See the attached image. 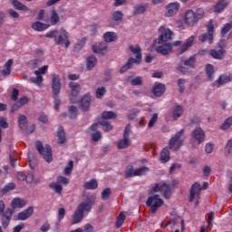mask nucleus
Instances as JSON below:
<instances>
[{"label": "nucleus", "mask_w": 232, "mask_h": 232, "mask_svg": "<svg viewBox=\"0 0 232 232\" xmlns=\"http://www.w3.org/2000/svg\"><path fill=\"white\" fill-rule=\"evenodd\" d=\"M93 206H95V199L80 203L73 213L72 224L75 225L81 223L82 218H84V213H90Z\"/></svg>", "instance_id": "obj_4"}, {"label": "nucleus", "mask_w": 232, "mask_h": 232, "mask_svg": "<svg viewBox=\"0 0 232 232\" xmlns=\"http://www.w3.org/2000/svg\"><path fill=\"white\" fill-rule=\"evenodd\" d=\"M108 46L106 45V42H102L99 44L92 45V52L94 53H102L104 50H106Z\"/></svg>", "instance_id": "obj_35"}, {"label": "nucleus", "mask_w": 232, "mask_h": 232, "mask_svg": "<svg viewBox=\"0 0 232 232\" xmlns=\"http://www.w3.org/2000/svg\"><path fill=\"white\" fill-rule=\"evenodd\" d=\"M86 44V37H82L74 46L75 50H82Z\"/></svg>", "instance_id": "obj_59"}, {"label": "nucleus", "mask_w": 232, "mask_h": 232, "mask_svg": "<svg viewBox=\"0 0 232 232\" xmlns=\"http://www.w3.org/2000/svg\"><path fill=\"white\" fill-rule=\"evenodd\" d=\"M180 8V5L177 2L170 3L167 5L165 15L166 17H173Z\"/></svg>", "instance_id": "obj_16"}, {"label": "nucleus", "mask_w": 232, "mask_h": 232, "mask_svg": "<svg viewBox=\"0 0 232 232\" xmlns=\"http://www.w3.org/2000/svg\"><path fill=\"white\" fill-rule=\"evenodd\" d=\"M150 172V168L148 167H141L134 170L135 177H142L146 175V173Z\"/></svg>", "instance_id": "obj_43"}, {"label": "nucleus", "mask_w": 232, "mask_h": 232, "mask_svg": "<svg viewBox=\"0 0 232 232\" xmlns=\"http://www.w3.org/2000/svg\"><path fill=\"white\" fill-rule=\"evenodd\" d=\"M73 169V160H70L68 166L64 168V174L70 175Z\"/></svg>", "instance_id": "obj_61"}, {"label": "nucleus", "mask_w": 232, "mask_h": 232, "mask_svg": "<svg viewBox=\"0 0 232 232\" xmlns=\"http://www.w3.org/2000/svg\"><path fill=\"white\" fill-rule=\"evenodd\" d=\"M206 73L208 81H215V66L213 64L206 65Z\"/></svg>", "instance_id": "obj_30"}, {"label": "nucleus", "mask_w": 232, "mask_h": 232, "mask_svg": "<svg viewBox=\"0 0 232 232\" xmlns=\"http://www.w3.org/2000/svg\"><path fill=\"white\" fill-rule=\"evenodd\" d=\"M95 64H97V58L93 55L87 57V68L88 70H92L95 68Z\"/></svg>", "instance_id": "obj_42"}, {"label": "nucleus", "mask_w": 232, "mask_h": 232, "mask_svg": "<svg viewBox=\"0 0 232 232\" xmlns=\"http://www.w3.org/2000/svg\"><path fill=\"white\" fill-rule=\"evenodd\" d=\"M97 188H99V183L95 179H92L83 184L84 189H97Z\"/></svg>", "instance_id": "obj_32"}, {"label": "nucleus", "mask_w": 232, "mask_h": 232, "mask_svg": "<svg viewBox=\"0 0 232 232\" xmlns=\"http://www.w3.org/2000/svg\"><path fill=\"white\" fill-rule=\"evenodd\" d=\"M50 189H53L57 195H63V185L57 182L49 183Z\"/></svg>", "instance_id": "obj_37"}, {"label": "nucleus", "mask_w": 232, "mask_h": 232, "mask_svg": "<svg viewBox=\"0 0 232 232\" xmlns=\"http://www.w3.org/2000/svg\"><path fill=\"white\" fill-rule=\"evenodd\" d=\"M215 219V212L211 211L208 214V227L211 229L213 228V220Z\"/></svg>", "instance_id": "obj_60"}, {"label": "nucleus", "mask_w": 232, "mask_h": 232, "mask_svg": "<svg viewBox=\"0 0 232 232\" xmlns=\"http://www.w3.org/2000/svg\"><path fill=\"white\" fill-rule=\"evenodd\" d=\"M160 36L158 37V44L156 48L157 53L160 55H169L173 52V46H180L182 41H176L173 44L170 43L173 35L171 29L166 28L164 25H161L159 29Z\"/></svg>", "instance_id": "obj_1"}, {"label": "nucleus", "mask_w": 232, "mask_h": 232, "mask_svg": "<svg viewBox=\"0 0 232 232\" xmlns=\"http://www.w3.org/2000/svg\"><path fill=\"white\" fill-rule=\"evenodd\" d=\"M232 22L226 24L221 29V37H226V34L231 30Z\"/></svg>", "instance_id": "obj_49"}, {"label": "nucleus", "mask_w": 232, "mask_h": 232, "mask_svg": "<svg viewBox=\"0 0 232 232\" xmlns=\"http://www.w3.org/2000/svg\"><path fill=\"white\" fill-rule=\"evenodd\" d=\"M26 122H27L26 116H24V115L18 116V126H19L20 130H23V128H24V126H26Z\"/></svg>", "instance_id": "obj_50"}, {"label": "nucleus", "mask_w": 232, "mask_h": 232, "mask_svg": "<svg viewBox=\"0 0 232 232\" xmlns=\"http://www.w3.org/2000/svg\"><path fill=\"white\" fill-rule=\"evenodd\" d=\"M193 43H195V36H190L188 39H187V42L179 48L178 50V55H182L185 52H188V48H191L193 46Z\"/></svg>", "instance_id": "obj_18"}, {"label": "nucleus", "mask_w": 232, "mask_h": 232, "mask_svg": "<svg viewBox=\"0 0 232 232\" xmlns=\"http://www.w3.org/2000/svg\"><path fill=\"white\" fill-rule=\"evenodd\" d=\"M52 92L54 99H57L59 93H61V77L58 74L53 75Z\"/></svg>", "instance_id": "obj_12"}, {"label": "nucleus", "mask_w": 232, "mask_h": 232, "mask_svg": "<svg viewBox=\"0 0 232 232\" xmlns=\"http://www.w3.org/2000/svg\"><path fill=\"white\" fill-rule=\"evenodd\" d=\"M135 177V170L133 169V165H128L124 171V179H131Z\"/></svg>", "instance_id": "obj_40"}, {"label": "nucleus", "mask_w": 232, "mask_h": 232, "mask_svg": "<svg viewBox=\"0 0 232 232\" xmlns=\"http://www.w3.org/2000/svg\"><path fill=\"white\" fill-rule=\"evenodd\" d=\"M106 95V87H98L95 92L96 99H102Z\"/></svg>", "instance_id": "obj_47"}, {"label": "nucleus", "mask_w": 232, "mask_h": 232, "mask_svg": "<svg viewBox=\"0 0 232 232\" xmlns=\"http://www.w3.org/2000/svg\"><path fill=\"white\" fill-rule=\"evenodd\" d=\"M32 215H34V207H29L17 214V220H28Z\"/></svg>", "instance_id": "obj_21"}, {"label": "nucleus", "mask_w": 232, "mask_h": 232, "mask_svg": "<svg viewBox=\"0 0 232 232\" xmlns=\"http://www.w3.org/2000/svg\"><path fill=\"white\" fill-rule=\"evenodd\" d=\"M102 117L104 120L117 119V113L113 112V111H105L102 113Z\"/></svg>", "instance_id": "obj_45"}, {"label": "nucleus", "mask_w": 232, "mask_h": 232, "mask_svg": "<svg viewBox=\"0 0 232 232\" xmlns=\"http://www.w3.org/2000/svg\"><path fill=\"white\" fill-rule=\"evenodd\" d=\"M99 124H101V126H103V130L105 131H111V130H113V126H111L110 121L106 120H102V121L99 122Z\"/></svg>", "instance_id": "obj_48"}, {"label": "nucleus", "mask_w": 232, "mask_h": 232, "mask_svg": "<svg viewBox=\"0 0 232 232\" xmlns=\"http://www.w3.org/2000/svg\"><path fill=\"white\" fill-rule=\"evenodd\" d=\"M225 150H227V155H231L232 153V139L228 140Z\"/></svg>", "instance_id": "obj_64"}, {"label": "nucleus", "mask_w": 232, "mask_h": 232, "mask_svg": "<svg viewBox=\"0 0 232 232\" xmlns=\"http://www.w3.org/2000/svg\"><path fill=\"white\" fill-rule=\"evenodd\" d=\"M11 5L14 6V10H21L23 12H28V8L23 3L18 0H11Z\"/></svg>", "instance_id": "obj_34"}, {"label": "nucleus", "mask_w": 232, "mask_h": 232, "mask_svg": "<svg viewBox=\"0 0 232 232\" xmlns=\"http://www.w3.org/2000/svg\"><path fill=\"white\" fill-rule=\"evenodd\" d=\"M209 55L212 56V59L222 61L226 57V49H219L218 51L212 49L209 51Z\"/></svg>", "instance_id": "obj_22"}, {"label": "nucleus", "mask_w": 232, "mask_h": 232, "mask_svg": "<svg viewBox=\"0 0 232 232\" xmlns=\"http://www.w3.org/2000/svg\"><path fill=\"white\" fill-rule=\"evenodd\" d=\"M192 137L198 141V144H202V142L206 140V132L202 128L196 127V129L192 130Z\"/></svg>", "instance_id": "obj_15"}, {"label": "nucleus", "mask_w": 232, "mask_h": 232, "mask_svg": "<svg viewBox=\"0 0 232 232\" xmlns=\"http://www.w3.org/2000/svg\"><path fill=\"white\" fill-rule=\"evenodd\" d=\"M226 6H227V2L226 0H220L215 5V12L216 14H220L223 10H225Z\"/></svg>", "instance_id": "obj_41"}, {"label": "nucleus", "mask_w": 232, "mask_h": 232, "mask_svg": "<svg viewBox=\"0 0 232 232\" xmlns=\"http://www.w3.org/2000/svg\"><path fill=\"white\" fill-rule=\"evenodd\" d=\"M56 183L57 184H64V185H67V184H70V179H68V178L64 177V176H58L56 178Z\"/></svg>", "instance_id": "obj_57"}, {"label": "nucleus", "mask_w": 232, "mask_h": 232, "mask_svg": "<svg viewBox=\"0 0 232 232\" xmlns=\"http://www.w3.org/2000/svg\"><path fill=\"white\" fill-rule=\"evenodd\" d=\"M164 204V200L160 198V196L158 194H154L153 196H150L146 201V206L150 208V211L152 214L157 213L159 208Z\"/></svg>", "instance_id": "obj_8"}, {"label": "nucleus", "mask_w": 232, "mask_h": 232, "mask_svg": "<svg viewBox=\"0 0 232 232\" xmlns=\"http://www.w3.org/2000/svg\"><path fill=\"white\" fill-rule=\"evenodd\" d=\"M159 120V114L154 113L150 119V121H149V128H153V126H155V122H157V121Z\"/></svg>", "instance_id": "obj_62"}, {"label": "nucleus", "mask_w": 232, "mask_h": 232, "mask_svg": "<svg viewBox=\"0 0 232 232\" xmlns=\"http://www.w3.org/2000/svg\"><path fill=\"white\" fill-rule=\"evenodd\" d=\"M148 10V4H140L134 7L133 15H140Z\"/></svg>", "instance_id": "obj_33"}, {"label": "nucleus", "mask_w": 232, "mask_h": 232, "mask_svg": "<svg viewBox=\"0 0 232 232\" xmlns=\"http://www.w3.org/2000/svg\"><path fill=\"white\" fill-rule=\"evenodd\" d=\"M130 52L133 53L135 58L130 57L127 61V63L120 69V73H126L128 70H131L133 68V65L136 64L139 66L140 63H142V49L139 45H130L129 46Z\"/></svg>", "instance_id": "obj_2"}, {"label": "nucleus", "mask_w": 232, "mask_h": 232, "mask_svg": "<svg viewBox=\"0 0 232 232\" xmlns=\"http://www.w3.org/2000/svg\"><path fill=\"white\" fill-rule=\"evenodd\" d=\"M26 206V200L22 199L21 198H14L11 202V208L13 209H22Z\"/></svg>", "instance_id": "obj_23"}, {"label": "nucleus", "mask_w": 232, "mask_h": 232, "mask_svg": "<svg viewBox=\"0 0 232 232\" xmlns=\"http://www.w3.org/2000/svg\"><path fill=\"white\" fill-rule=\"evenodd\" d=\"M186 82H188L186 79H178V87L179 88V93H184Z\"/></svg>", "instance_id": "obj_51"}, {"label": "nucleus", "mask_w": 232, "mask_h": 232, "mask_svg": "<svg viewBox=\"0 0 232 232\" xmlns=\"http://www.w3.org/2000/svg\"><path fill=\"white\" fill-rule=\"evenodd\" d=\"M48 72V65H44L34 72L35 77L31 78V82L34 84H41L43 82V75Z\"/></svg>", "instance_id": "obj_13"}, {"label": "nucleus", "mask_w": 232, "mask_h": 232, "mask_svg": "<svg viewBox=\"0 0 232 232\" xmlns=\"http://www.w3.org/2000/svg\"><path fill=\"white\" fill-rule=\"evenodd\" d=\"M232 77L227 74H221L218 79L216 81V84L218 86H222L223 84H227V82H231Z\"/></svg>", "instance_id": "obj_29"}, {"label": "nucleus", "mask_w": 232, "mask_h": 232, "mask_svg": "<svg viewBox=\"0 0 232 232\" xmlns=\"http://www.w3.org/2000/svg\"><path fill=\"white\" fill-rule=\"evenodd\" d=\"M32 28L35 32H44V30H48L50 28V24H43L41 22H34L32 24Z\"/></svg>", "instance_id": "obj_25"}, {"label": "nucleus", "mask_w": 232, "mask_h": 232, "mask_svg": "<svg viewBox=\"0 0 232 232\" xmlns=\"http://www.w3.org/2000/svg\"><path fill=\"white\" fill-rule=\"evenodd\" d=\"M12 215H14V210L12 208H6L5 212L0 213L1 224L4 229H6L10 226V221L12 220Z\"/></svg>", "instance_id": "obj_14"}, {"label": "nucleus", "mask_w": 232, "mask_h": 232, "mask_svg": "<svg viewBox=\"0 0 232 232\" xmlns=\"http://www.w3.org/2000/svg\"><path fill=\"white\" fill-rule=\"evenodd\" d=\"M36 150L40 155H42L43 159L50 164L53 160V154L52 152V147L49 144H46L44 147L41 140H37L35 143Z\"/></svg>", "instance_id": "obj_7"}, {"label": "nucleus", "mask_w": 232, "mask_h": 232, "mask_svg": "<svg viewBox=\"0 0 232 232\" xmlns=\"http://www.w3.org/2000/svg\"><path fill=\"white\" fill-rule=\"evenodd\" d=\"M184 113V108L182 105H176L172 111V118L174 121H179L180 117H182V114Z\"/></svg>", "instance_id": "obj_26"}, {"label": "nucleus", "mask_w": 232, "mask_h": 232, "mask_svg": "<svg viewBox=\"0 0 232 232\" xmlns=\"http://www.w3.org/2000/svg\"><path fill=\"white\" fill-rule=\"evenodd\" d=\"M123 17H124V14H122L121 11H115L112 14V21H115L116 23L122 22Z\"/></svg>", "instance_id": "obj_46"}, {"label": "nucleus", "mask_w": 232, "mask_h": 232, "mask_svg": "<svg viewBox=\"0 0 232 232\" xmlns=\"http://www.w3.org/2000/svg\"><path fill=\"white\" fill-rule=\"evenodd\" d=\"M69 88L71 89L70 102L71 104H75L77 102V97L81 93V84L71 82H69Z\"/></svg>", "instance_id": "obj_11"}, {"label": "nucleus", "mask_w": 232, "mask_h": 232, "mask_svg": "<svg viewBox=\"0 0 232 232\" xmlns=\"http://www.w3.org/2000/svg\"><path fill=\"white\" fill-rule=\"evenodd\" d=\"M92 105V96L90 93H86L81 100L80 106L83 111H89Z\"/></svg>", "instance_id": "obj_19"}, {"label": "nucleus", "mask_w": 232, "mask_h": 232, "mask_svg": "<svg viewBox=\"0 0 232 232\" xmlns=\"http://www.w3.org/2000/svg\"><path fill=\"white\" fill-rule=\"evenodd\" d=\"M61 21V18L59 17V14H57V11L54 9L51 12V16H50V23L52 26H55L57 23Z\"/></svg>", "instance_id": "obj_39"}, {"label": "nucleus", "mask_w": 232, "mask_h": 232, "mask_svg": "<svg viewBox=\"0 0 232 232\" xmlns=\"http://www.w3.org/2000/svg\"><path fill=\"white\" fill-rule=\"evenodd\" d=\"M58 144H64L66 142V133L63 127H58L57 130Z\"/></svg>", "instance_id": "obj_31"}, {"label": "nucleus", "mask_w": 232, "mask_h": 232, "mask_svg": "<svg viewBox=\"0 0 232 232\" xmlns=\"http://www.w3.org/2000/svg\"><path fill=\"white\" fill-rule=\"evenodd\" d=\"M12 189H15V183H8L2 188V193H8V191H12Z\"/></svg>", "instance_id": "obj_58"}, {"label": "nucleus", "mask_w": 232, "mask_h": 232, "mask_svg": "<svg viewBox=\"0 0 232 232\" xmlns=\"http://www.w3.org/2000/svg\"><path fill=\"white\" fill-rule=\"evenodd\" d=\"M166 92V85L163 83L156 82L152 89V93L155 97H162V94Z\"/></svg>", "instance_id": "obj_20"}, {"label": "nucleus", "mask_w": 232, "mask_h": 232, "mask_svg": "<svg viewBox=\"0 0 232 232\" xmlns=\"http://www.w3.org/2000/svg\"><path fill=\"white\" fill-rule=\"evenodd\" d=\"M110 195H111V188H104L102 192V199L108 200V198H110Z\"/></svg>", "instance_id": "obj_55"}, {"label": "nucleus", "mask_w": 232, "mask_h": 232, "mask_svg": "<svg viewBox=\"0 0 232 232\" xmlns=\"http://www.w3.org/2000/svg\"><path fill=\"white\" fill-rule=\"evenodd\" d=\"M103 38L105 43H114V41H117V34L115 32H106Z\"/></svg>", "instance_id": "obj_36"}, {"label": "nucleus", "mask_w": 232, "mask_h": 232, "mask_svg": "<svg viewBox=\"0 0 232 232\" xmlns=\"http://www.w3.org/2000/svg\"><path fill=\"white\" fill-rule=\"evenodd\" d=\"M12 64H14V60L9 59L4 65L3 70L0 71V73L3 75V77H8L10 73H12Z\"/></svg>", "instance_id": "obj_24"}, {"label": "nucleus", "mask_w": 232, "mask_h": 232, "mask_svg": "<svg viewBox=\"0 0 232 232\" xmlns=\"http://www.w3.org/2000/svg\"><path fill=\"white\" fill-rule=\"evenodd\" d=\"M19 99V90L16 88L13 89L12 94H11V101H17Z\"/></svg>", "instance_id": "obj_63"}, {"label": "nucleus", "mask_w": 232, "mask_h": 232, "mask_svg": "<svg viewBox=\"0 0 232 232\" xmlns=\"http://www.w3.org/2000/svg\"><path fill=\"white\" fill-rule=\"evenodd\" d=\"M170 159L171 157L169 156V149H168V147H165L160 152V160L161 164H166L167 162H169Z\"/></svg>", "instance_id": "obj_28"}, {"label": "nucleus", "mask_w": 232, "mask_h": 232, "mask_svg": "<svg viewBox=\"0 0 232 232\" xmlns=\"http://www.w3.org/2000/svg\"><path fill=\"white\" fill-rule=\"evenodd\" d=\"M207 32L198 37L201 43H206L208 41V44H213V35L215 34V24H213V20H209L207 24Z\"/></svg>", "instance_id": "obj_10"}, {"label": "nucleus", "mask_w": 232, "mask_h": 232, "mask_svg": "<svg viewBox=\"0 0 232 232\" xmlns=\"http://www.w3.org/2000/svg\"><path fill=\"white\" fill-rule=\"evenodd\" d=\"M166 188H168V184L163 183L162 185H160L158 183L153 187L152 189H153L154 193H159V191H164V189H166Z\"/></svg>", "instance_id": "obj_54"}, {"label": "nucleus", "mask_w": 232, "mask_h": 232, "mask_svg": "<svg viewBox=\"0 0 232 232\" xmlns=\"http://www.w3.org/2000/svg\"><path fill=\"white\" fill-rule=\"evenodd\" d=\"M131 145V140L130 138L123 136L122 140L118 141V150H128Z\"/></svg>", "instance_id": "obj_27"}, {"label": "nucleus", "mask_w": 232, "mask_h": 232, "mask_svg": "<svg viewBox=\"0 0 232 232\" xmlns=\"http://www.w3.org/2000/svg\"><path fill=\"white\" fill-rule=\"evenodd\" d=\"M125 219H126V215H124V213L121 212L117 218L116 226L118 227H121V226H122V224H124Z\"/></svg>", "instance_id": "obj_52"}, {"label": "nucleus", "mask_w": 232, "mask_h": 232, "mask_svg": "<svg viewBox=\"0 0 232 232\" xmlns=\"http://www.w3.org/2000/svg\"><path fill=\"white\" fill-rule=\"evenodd\" d=\"M204 9L198 8L196 12L193 10H188L185 14V24L188 26H195L204 17Z\"/></svg>", "instance_id": "obj_5"}, {"label": "nucleus", "mask_w": 232, "mask_h": 232, "mask_svg": "<svg viewBox=\"0 0 232 232\" xmlns=\"http://www.w3.org/2000/svg\"><path fill=\"white\" fill-rule=\"evenodd\" d=\"M29 177H30V180H28V176H26V172H23V171H18L17 172V179H18V180H20L22 182L24 181V180H26L27 183H29V184H30V182H33L34 181V175H30Z\"/></svg>", "instance_id": "obj_38"}, {"label": "nucleus", "mask_w": 232, "mask_h": 232, "mask_svg": "<svg viewBox=\"0 0 232 232\" xmlns=\"http://www.w3.org/2000/svg\"><path fill=\"white\" fill-rule=\"evenodd\" d=\"M232 126V116L228 117L221 125V130H228Z\"/></svg>", "instance_id": "obj_53"}, {"label": "nucleus", "mask_w": 232, "mask_h": 232, "mask_svg": "<svg viewBox=\"0 0 232 232\" xmlns=\"http://www.w3.org/2000/svg\"><path fill=\"white\" fill-rule=\"evenodd\" d=\"M200 183L195 182L191 188H190V192H189V198H188V202H193L195 200V196L200 197Z\"/></svg>", "instance_id": "obj_17"}, {"label": "nucleus", "mask_w": 232, "mask_h": 232, "mask_svg": "<svg viewBox=\"0 0 232 232\" xmlns=\"http://www.w3.org/2000/svg\"><path fill=\"white\" fill-rule=\"evenodd\" d=\"M47 39H53L55 44H64L65 48H70V34L66 29L61 28L59 30H53L44 34Z\"/></svg>", "instance_id": "obj_3"}, {"label": "nucleus", "mask_w": 232, "mask_h": 232, "mask_svg": "<svg viewBox=\"0 0 232 232\" xmlns=\"http://www.w3.org/2000/svg\"><path fill=\"white\" fill-rule=\"evenodd\" d=\"M131 86H142V76H137L130 81Z\"/></svg>", "instance_id": "obj_56"}, {"label": "nucleus", "mask_w": 232, "mask_h": 232, "mask_svg": "<svg viewBox=\"0 0 232 232\" xmlns=\"http://www.w3.org/2000/svg\"><path fill=\"white\" fill-rule=\"evenodd\" d=\"M180 61L181 63H183L184 65H182V63H179L176 66V70L183 75L189 74V68H197V59L195 58V56H190L187 60H183L182 58H180Z\"/></svg>", "instance_id": "obj_6"}, {"label": "nucleus", "mask_w": 232, "mask_h": 232, "mask_svg": "<svg viewBox=\"0 0 232 232\" xmlns=\"http://www.w3.org/2000/svg\"><path fill=\"white\" fill-rule=\"evenodd\" d=\"M184 129H181L179 131H178L174 137H172L169 141V150H174V151H179L180 148L182 147V144L184 143V140L180 139L182 135H184Z\"/></svg>", "instance_id": "obj_9"}, {"label": "nucleus", "mask_w": 232, "mask_h": 232, "mask_svg": "<svg viewBox=\"0 0 232 232\" xmlns=\"http://www.w3.org/2000/svg\"><path fill=\"white\" fill-rule=\"evenodd\" d=\"M79 115V109L75 105H71L69 107V117L70 119H75Z\"/></svg>", "instance_id": "obj_44"}]
</instances>
